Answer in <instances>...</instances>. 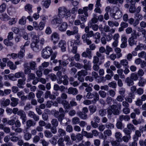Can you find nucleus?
<instances>
[{
  "label": "nucleus",
  "instance_id": "obj_5",
  "mask_svg": "<svg viewBox=\"0 0 146 146\" xmlns=\"http://www.w3.org/2000/svg\"><path fill=\"white\" fill-rule=\"evenodd\" d=\"M31 48L34 51L38 52L42 49L41 45L39 42H33L31 44Z\"/></svg>",
  "mask_w": 146,
  "mask_h": 146
},
{
  "label": "nucleus",
  "instance_id": "obj_43",
  "mask_svg": "<svg viewBox=\"0 0 146 146\" xmlns=\"http://www.w3.org/2000/svg\"><path fill=\"white\" fill-rule=\"evenodd\" d=\"M83 67L86 71L91 70V68L90 61H88V63L84 65Z\"/></svg>",
  "mask_w": 146,
  "mask_h": 146
},
{
  "label": "nucleus",
  "instance_id": "obj_30",
  "mask_svg": "<svg viewBox=\"0 0 146 146\" xmlns=\"http://www.w3.org/2000/svg\"><path fill=\"white\" fill-rule=\"evenodd\" d=\"M21 48V50L18 53V57L19 59H21L25 55V50L24 48Z\"/></svg>",
  "mask_w": 146,
  "mask_h": 146
},
{
  "label": "nucleus",
  "instance_id": "obj_38",
  "mask_svg": "<svg viewBox=\"0 0 146 146\" xmlns=\"http://www.w3.org/2000/svg\"><path fill=\"white\" fill-rule=\"evenodd\" d=\"M58 131L59 136H64L66 134V131L62 128H58Z\"/></svg>",
  "mask_w": 146,
  "mask_h": 146
},
{
  "label": "nucleus",
  "instance_id": "obj_51",
  "mask_svg": "<svg viewBox=\"0 0 146 146\" xmlns=\"http://www.w3.org/2000/svg\"><path fill=\"white\" fill-rule=\"evenodd\" d=\"M75 38L76 39L74 42L75 44L77 45L80 44L81 43L80 40V35H77L75 36Z\"/></svg>",
  "mask_w": 146,
  "mask_h": 146
},
{
  "label": "nucleus",
  "instance_id": "obj_56",
  "mask_svg": "<svg viewBox=\"0 0 146 146\" xmlns=\"http://www.w3.org/2000/svg\"><path fill=\"white\" fill-rule=\"evenodd\" d=\"M85 52L88 56V58L90 59H91L92 57V55L91 50L89 48H87Z\"/></svg>",
  "mask_w": 146,
  "mask_h": 146
},
{
  "label": "nucleus",
  "instance_id": "obj_21",
  "mask_svg": "<svg viewBox=\"0 0 146 146\" xmlns=\"http://www.w3.org/2000/svg\"><path fill=\"white\" fill-rule=\"evenodd\" d=\"M26 126L28 128H29L31 126H34L36 124L35 122L31 119H29L26 122Z\"/></svg>",
  "mask_w": 146,
  "mask_h": 146
},
{
  "label": "nucleus",
  "instance_id": "obj_63",
  "mask_svg": "<svg viewBox=\"0 0 146 146\" xmlns=\"http://www.w3.org/2000/svg\"><path fill=\"white\" fill-rule=\"evenodd\" d=\"M123 132L126 135H130L132 131L127 127L124 129Z\"/></svg>",
  "mask_w": 146,
  "mask_h": 146
},
{
  "label": "nucleus",
  "instance_id": "obj_60",
  "mask_svg": "<svg viewBox=\"0 0 146 146\" xmlns=\"http://www.w3.org/2000/svg\"><path fill=\"white\" fill-rule=\"evenodd\" d=\"M10 40V39L8 38L5 39L4 40V43L7 46H12L13 44L12 42L9 41Z\"/></svg>",
  "mask_w": 146,
  "mask_h": 146
},
{
  "label": "nucleus",
  "instance_id": "obj_1",
  "mask_svg": "<svg viewBox=\"0 0 146 146\" xmlns=\"http://www.w3.org/2000/svg\"><path fill=\"white\" fill-rule=\"evenodd\" d=\"M65 112L62 108H60L58 111L55 110L54 113V115L55 117L57 118L58 121L60 123L62 122V120L64 119Z\"/></svg>",
  "mask_w": 146,
  "mask_h": 146
},
{
  "label": "nucleus",
  "instance_id": "obj_45",
  "mask_svg": "<svg viewBox=\"0 0 146 146\" xmlns=\"http://www.w3.org/2000/svg\"><path fill=\"white\" fill-rule=\"evenodd\" d=\"M114 50L115 52L117 54L118 58H119L122 56V54L121 53V50L118 47L116 48H115Z\"/></svg>",
  "mask_w": 146,
  "mask_h": 146
},
{
  "label": "nucleus",
  "instance_id": "obj_41",
  "mask_svg": "<svg viewBox=\"0 0 146 146\" xmlns=\"http://www.w3.org/2000/svg\"><path fill=\"white\" fill-rule=\"evenodd\" d=\"M44 135L47 138H50L53 136L52 132L48 130H46L44 131Z\"/></svg>",
  "mask_w": 146,
  "mask_h": 146
},
{
  "label": "nucleus",
  "instance_id": "obj_59",
  "mask_svg": "<svg viewBox=\"0 0 146 146\" xmlns=\"http://www.w3.org/2000/svg\"><path fill=\"white\" fill-rule=\"evenodd\" d=\"M129 12L131 13H133L135 12V5H131L129 8Z\"/></svg>",
  "mask_w": 146,
  "mask_h": 146
},
{
  "label": "nucleus",
  "instance_id": "obj_34",
  "mask_svg": "<svg viewBox=\"0 0 146 146\" xmlns=\"http://www.w3.org/2000/svg\"><path fill=\"white\" fill-rule=\"evenodd\" d=\"M88 74L87 71L85 70H82L81 71L78 72L77 73L78 76H85Z\"/></svg>",
  "mask_w": 146,
  "mask_h": 146
},
{
  "label": "nucleus",
  "instance_id": "obj_64",
  "mask_svg": "<svg viewBox=\"0 0 146 146\" xmlns=\"http://www.w3.org/2000/svg\"><path fill=\"white\" fill-rule=\"evenodd\" d=\"M64 142V141L63 138L62 137H61L59 138L57 141V143L58 145V146L65 145Z\"/></svg>",
  "mask_w": 146,
  "mask_h": 146
},
{
  "label": "nucleus",
  "instance_id": "obj_46",
  "mask_svg": "<svg viewBox=\"0 0 146 146\" xmlns=\"http://www.w3.org/2000/svg\"><path fill=\"white\" fill-rule=\"evenodd\" d=\"M51 2V0H46L44 2L42 5L45 8H48Z\"/></svg>",
  "mask_w": 146,
  "mask_h": 146
},
{
  "label": "nucleus",
  "instance_id": "obj_22",
  "mask_svg": "<svg viewBox=\"0 0 146 146\" xmlns=\"http://www.w3.org/2000/svg\"><path fill=\"white\" fill-rule=\"evenodd\" d=\"M134 94L130 93L125 98L126 101L129 103H131L132 102V99L134 98Z\"/></svg>",
  "mask_w": 146,
  "mask_h": 146
},
{
  "label": "nucleus",
  "instance_id": "obj_62",
  "mask_svg": "<svg viewBox=\"0 0 146 146\" xmlns=\"http://www.w3.org/2000/svg\"><path fill=\"white\" fill-rule=\"evenodd\" d=\"M100 96L102 98H105L106 96V93L104 91L100 90L98 92Z\"/></svg>",
  "mask_w": 146,
  "mask_h": 146
},
{
  "label": "nucleus",
  "instance_id": "obj_49",
  "mask_svg": "<svg viewBox=\"0 0 146 146\" xmlns=\"http://www.w3.org/2000/svg\"><path fill=\"white\" fill-rule=\"evenodd\" d=\"M87 16L84 15H78V18L80 19L83 23L85 22L87 19Z\"/></svg>",
  "mask_w": 146,
  "mask_h": 146
},
{
  "label": "nucleus",
  "instance_id": "obj_57",
  "mask_svg": "<svg viewBox=\"0 0 146 146\" xmlns=\"http://www.w3.org/2000/svg\"><path fill=\"white\" fill-rule=\"evenodd\" d=\"M127 127L131 131H134L136 129V127L133 124L131 123H129L127 124Z\"/></svg>",
  "mask_w": 146,
  "mask_h": 146
},
{
  "label": "nucleus",
  "instance_id": "obj_12",
  "mask_svg": "<svg viewBox=\"0 0 146 146\" xmlns=\"http://www.w3.org/2000/svg\"><path fill=\"white\" fill-rule=\"evenodd\" d=\"M26 80L25 77H24L22 79H19L18 80L17 86L20 88H23V85L25 84V81Z\"/></svg>",
  "mask_w": 146,
  "mask_h": 146
},
{
  "label": "nucleus",
  "instance_id": "obj_53",
  "mask_svg": "<svg viewBox=\"0 0 146 146\" xmlns=\"http://www.w3.org/2000/svg\"><path fill=\"white\" fill-rule=\"evenodd\" d=\"M133 80L136 81L139 78V76L137 74L132 73L130 77Z\"/></svg>",
  "mask_w": 146,
  "mask_h": 146
},
{
  "label": "nucleus",
  "instance_id": "obj_58",
  "mask_svg": "<svg viewBox=\"0 0 146 146\" xmlns=\"http://www.w3.org/2000/svg\"><path fill=\"white\" fill-rule=\"evenodd\" d=\"M113 51L112 48L110 47L109 46L107 45L106 46V54L107 55H109L110 53Z\"/></svg>",
  "mask_w": 146,
  "mask_h": 146
},
{
  "label": "nucleus",
  "instance_id": "obj_15",
  "mask_svg": "<svg viewBox=\"0 0 146 146\" xmlns=\"http://www.w3.org/2000/svg\"><path fill=\"white\" fill-rule=\"evenodd\" d=\"M115 28L110 29L109 26L105 25L103 27V30L106 32H110V33H114L115 31Z\"/></svg>",
  "mask_w": 146,
  "mask_h": 146
},
{
  "label": "nucleus",
  "instance_id": "obj_26",
  "mask_svg": "<svg viewBox=\"0 0 146 146\" xmlns=\"http://www.w3.org/2000/svg\"><path fill=\"white\" fill-rule=\"evenodd\" d=\"M29 68L32 70H34L37 67L36 64L35 62L31 61L29 63Z\"/></svg>",
  "mask_w": 146,
  "mask_h": 146
},
{
  "label": "nucleus",
  "instance_id": "obj_33",
  "mask_svg": "<svg viewBox=\"0 0 146 146\" xmlns=\"http://www.w3.org/2000/svg\"><path fill=\"white\" fill-rule=\"evenodd\" d=\"M62 105L63 106L64 108L66 110L71 108L70 104H69L68 102L66 100L64 101Z\"/></svg>",
  "mask_w": 146,
  "mask_h": 146
},
{
  "label": "nucleus",
  "instance_id": "obj_10",
  "mask_svg": "<svg viewBox=\"0 0 146 146\" xmlns=\"http://www.w3.org/2000/svg\"><path fill=\"white\" fill-rule=\"evenodd\" d=\"M28 115L31 118H33L35 121L39 120V116L36 114L32 111H29L28 113Z\"/></svg>",
  "mask_w": 146,
  "mask_h": 146
},
{
  "label": "nucleus",
  "instance_id": "obj_44",
  "mask_svg": "<svg viewBox=\"0 0 146 146\" xmlns=\"http://www.w3.org/2000/svg\"><path fill=\"white\" fill-rule=\"evenodd\" d=\"M99 115L102 116L103 117L105 116L107 113V111L106 109H101L98 111Z\"/></svg>",
  "mask_w": 146,
  "mask_h": 146
},
{
  "label": "nucleus",
  "instance_id": "obj_25",
  "mask_svg": "<svg viewBox=\"0 0 146 146\" xmlns=\"http://www.w3.org/2000/svg\"><path fill=\"white\" fill-rule=\"evenodd\" d=\"M31 36L33 40V42H39V38L37 36L35 35V33L33 32L32 33Z\"/></svg>",
  "mask_w": 146,
  "mask_h": 146
},
{
  "label": "nucleus",
  "instance_id": "obj_28",
  "mask_svg": "<svg viewBox=\"0 0 146 146\" xmlns=\"http://www.w3.org/2000/svg\"><path fill=\"white\" fill-rule=\"evenodd\" d=\"M119 120L121 121L123 120L128 121L130 119V117L127 115H120L119 117Z\"/></svg>",
  "mask_w": 146,
  "mask_h": 146
},
{
  "label": "nucleus",
  "instance_id": "obj_42",
  "mask_svg": "<svg viewBox=\"0 0 146 146\" xmlns=\"http://www.w3.org/2000/svg\"><path fill=\"white\" fill-rule=\"evenodd\" d=\"M134 39L135 38H134L132 37H130L129 38L128 41L129 45L131 46H132L134 45H135L136 42L135 41Z\"/></svg>",
  "mask_w": 146,
  "mask_h": 146
},
{
  "label": "nucleus",
  "instance_id": "obj_16",
  "mask_svg": "<svg viewBox=\"0 0 146 146\" xmlns=\"http://www.w3.org/2000/svg\"><path fill=\"white\" fill-rule=\"evenodd\" d=\"M87 11L88 7H85L83 8V9L81 8L79 9L78 11V14H82L84 13L85 15L88 16Z\"/></svg>",
  "mask_w": 146,
  "mask_h": 146
},
{
  "label": "nucleus",
  "instance_id": "obj_2",
  "mask_svg": "<svg viewBox=\"0 0 146 146\" xmlns=\"http://www.w3.org/2000/svg\"><path fill=\"white\" fill-rule=\"evenodd\" d=\"M115 12H110V16L115 20H117L121 18L123 15L122 11L120 10L119 8L117 7L115 8Z\"/></svg>",
  "mask_w": 146,
  "mask_h": 146
},
{
  "label": "nucleus",
  "instance_id": "obj_54",
  "mask_svg": "<svg viewBox=\"0 0 146 146\" xmlns=\"http://www.w3.org/2000/svg\"><path fill=\"white\" fill-rule=\"evenodd\" d=\"M106 127L108 129H112L114 127V124L111 123H107L105 125Z\"/></svg>",
  "mask_w": 146,
  "mask_h": 146
},
{
  "label": "nucleus",
  "instance_id": "obj_39",
  "mask_svg": "<svg viewBox=\"0 0 146 146\" xmlns=\"http://www.w3.org/2000/svg\"><path fill=\"white\" fill-rule=\"evenodd\" d=\"M120 62L121 66H122L126 67H128V62L127 59H122L120 61Z\"/></svg>",
  "mask_w": 146,
  "mask_h": 146
},
{
  "label": "nucleus",
  "instance_id": "obj_9",
  "mask_svg": "<svg viewBox=\"0 0 146 146\" xmlns=\"http://www.w3.org/2000/svg\"><path fill=\"white\" fill-rule=\"evenodd\" d=\"M59 17L60 18H63L64 17L65 13L67 9L64 7H61L58 9Z\"/></svg>",
  "mask_w": 146,
  "mask_h": 146
},
{
  "label": "nucleus",
  "instance_id": "obj_29",
  "mask_svg": "<svg viewBox=\"0 0 146 146\" xmlns=\"http://www.w3.org/2000/svg\"><path fill=\"white\" fill-rule=\"evenodd\" d=\"M33 6L29 4H27L25 7V9L26 11H27L30 13H31L33 12L32 8Z\"/></svg>",
  "mask_w": 146,
  "mask_h": 146
},
{
  "label": "nucleus",
  "instance_id": "obj_23",
  "mask_svg": "<svg viewBox=\"0 0 146 146\" xmlns=\"http://www.w3.org/2000/svg\"><path fill=\"white\" fill-rule=\"evenodd\" d=\"M28 63L27 62H25L24 64V73L26 74H29L31 72V69L29 66H27Z\"/></svg>",
  "mask_w": 146,
  "mask_h": 146
},
{
  "label": "nucleus",
  "instance_id": "obj_6",
  "mask_svg": "<svg viewBox=\"0 0 146 146\" xmlns=\"http://www.w3.org/2000/svg\"><path fill=\"white\" fill-rule=\"evenodd\" d=\"M78 28L77 26H74L72 28V30H68L66 31V34L68 36L76 35L78 33Z\"/></svg>",
  "mask_w": 146,
  "mask_h": 146
},
{
  "label": "nucleus",
  "instance_id": "obj_3",
  "mask_svg": "<svg viewBox=\"0 0 146 146\" xmlns=\"http://www.w3.org/2000/svg\"><path fill=\"white\" fill-rule=\"evenodd\" d=\"M52 49L49 46L46 47L44 49L41 53L42 57L45 59L49 58L52 53Z\"/></svg>",
  "mask_w": 146,
  "mask_h": 146
},
{
  "label": "nucleus",
  "instance_id": "obj_24",
  "mask_svg": "<svg viewBox=\"0 0 146 146\" xmlns=\"http://www.w3.org/2000/svg\"><path fill=\"white\" fill-rule=\"evenodd\" d=\"M125 82L127 86H130L134 84L133 80L129 77H127L125 79Z\"/></svg>",
  "mask_w": 146,
  "mask_h": 146
},
{
  "label": "nucleus",
  "instance_id": "obj_19",
  "mask_svg": "<svg viewBox=\"0 0 146 146\" xmlns=\"http://www.w3.org/2000/svg\"><path fill=\"white\" fill-rule=\"evenodd\" d=\"M78 90L76 88L70 87L68 90V93L69 94L76 95L78 94Z\"/></svg>",
  "mask_w": 146,
  "mask_h": 146
},
{
  "label": "nucleus",
  "instance_id": "obj_48",
  "mask_svg": "<svg viewBox=\"0 0 146 146\" xmlns=\"http://www.w3.org/2000/svg\"><path fill=\"white\" fill-rule=\"evenodd\" d=\"M116 126L117 129H122L124 128V126L121 121H118L117 122Z\"/></svg>",
  "mask_w": 146,
  "mask_h": 146
},
{
  "label": "nucleus",
  "instance_id": "obj_40",
  "mask_svg": "<svg viewBox=\"0 0 146 146\" xmlns=\"http://www.w3.org/2000/svg\"><path fill=\"white\" fill-rule=\"evenodd\" d=\"M45 23L41 21L38 25V28L36 30L41 31L42 30L45 26Z\"/></svg>",
  "mask_w": 146,
  "mask_h": 146
},
{
  "label": "nucleus",
  "instance_id": "obj_18",
  "mask_svg": "<svg viewBox=\"0 0 146 146\" xmlns=\"http://www.w3.org/2000/svg\"><path fill=\"white\" fill-rule=\"evenodd\" d=\"M121 40L122 42L120 45L121 48H124L126 47L127 46V38L125 36L121 38Z\"/></svg>",
  "mask_w": 146,
  "mask_h": 146
},
{
  "label": "nucleus",
  "instance_id": "obj_4",
  "mask_svg": "<svg viewBox=\"0 0 146 146\" xmlns=\"http://www.w3.org/2000/svg\"><path fill=\"white\" fill-rule=\"evenodd\" d=\"M118 108H117V106L115 104H113L110 106V108H111L113 112V114L115 115H118L120 113V110L121 106V104L119 103L117 104Z\"/></svg>",
  "mask_w": 146,
  "mask_h": 146
},
{
  "label": "nucleus",
  "instance_id": "obj_20",
  "mask_svg": "<svg viewBox=\"0 0 146 146\" xmlns=\"http://www.w3.org/2000/svg\"><path fill=\"white\" fill-rule=\"evenodd\" d=\"M77 115L81 118L83 119H86L87 118V114L83 112L79 111L77 113Z\"/></svg>",
  "mask_w": 146,
  "mask_h": 146
},
{
  "label": "nucleus",
  "instance_id": "obj_31",
  "mask_svg": "<svg viewBox=\"0 0 146 146\" xmlns=\"http://www.w3.org/2000/svg\"><path fill=\"white\" fill-rule=\"evenodd\" d=\"M10 100L9 99H3L1 103V106L6 107L8 106L10 104Z\"/></svg>",
  "mask_w": 146,
  "mask_h": 146
},
{
  "label": "nucleus",
  "instance_id": "obj_8",
  "mask_svg": "<svg viewBox=\"0 0 146 146\" xmlns=\"http://www.w3.org/2000/svg\"><path fill=\"white\" fill-rule=\"evenodd\" d=\"M18 115L20 116V118L22 120V123L25 124L27 119V117L25 112L22 110H19L18 113Z\"/></svg>",
  "mask_w": 146,
  "mask_h": 146
},
{
  "label": "nucleus",
  "instance_id": "obj_11",
  "mask_svg": "<svg viewBox=\"0 0 146 146\" xmlns=\"http://www.w3.org/2000/svg\"><path fill=\"white\" fill-rule=\"evenodd\" d=\"M58 46L61 48L62 51L65 52L66 49V43L65 41L63 40H60L58 44Z\"/></svg>",
  "mask_w": 146,
  "mask_h": 146
},
{
  "label": "nucleus",
  "instance_id": "obj_50",
  "mask_svg": "<svg viewBox=\"0 0 146 146\" xmlns=\"http://www.w3.org/2000/svg\"><path fill=\"white\" fill-rule=\"evenodd\" d=\"M80 121V119L77 117H74L72 119V122L74 125L79 123Z\"/></svg>",
  "mask_w": 146,
  "mask_h": 146
},
{
  "label": "nucleus",
  "instance_id": "obj_14",
  "mask_svg": "<svg viewBox=\"0 0 146 146\" xmlns=\"http://www.w3.org/2000/svg\"><path fill=\"white\" fill-rule=\"evenodd\" d=\"M128 22L130 25H132L134 27H135L139 23V21L137 19L135 20L133 18H131L128 20Z\"/></svg>",
  "mask_w": 146,
  "mask_h": 146
},
{
  "label": "nucleus",
  "instance_id": "obj_17",
  "mask_svg": "<svg viewBox=\"0 0 146 146\" xmlns=\"http://www.w3.org/2000/svg\"><path fill=\"white\" fill-rule=\"evenodd\" d=\"M11 102L10 103V105L12 107L16 106L18 104L19 100L15 98H11Z\"/></svg>",
  "mask_w": 146,
  "mask_h": 146
},
{
  "label": "nucleus",
  "instance_id": "obj_32",
  "mask_svg": "<svg viewBox=\"0 0 146 146\" xmlns=\"http://www.w3.org/2000/svg\"><path fill=\"white\" fill-rule=\"evenodd\" d=\"M26 23V18L25 16H23L19 21V23L21 25H25Z\"/></svg>",
  "mask_w": 146,
  "mask_h": 146
},
{
  "label": "nucleus",
  "instance_id": "obj_13",
  "mask_svg": "<svg viewBox=\"0 0 146 146\" xmlns=\"http://www.w3.org/2000/svg\"><path fill=\"white\" fill-rule=\"evenodd\" d=\"M68 24L66 22H64L59 26L58 29L61 32L65 31L67 29Z\"/></svg>",
  "mask_w": 146,
  "mask_h": 146
},
{
  "label": "nucleus",
  "instance_id": "obj_55",
  "mask_svg": "<svg viewBox=\"0 0 146 146\" xmlns=\"http://www.w3.org/2000/svg\"><path fill=\"white\" fill-rule=\"evenodd\" d=\"M131 138L130 135H125L122 137V139L125 142L127 143L128 142L129 140L131 139Z\"/></svg>",
  "mask_w": 146,
  "mask_h": 146
},
{
  "label": "nucleus",
  "instance_id": "obj_52",
  "mask_svg": "<svg viewBox=\"0 0 146 146\" xmlns=\"http://www.w3.org/2000/svg\"><path fill=\"white\" fill-rule=\"evenodd\" d=\"M62 78L64 79V80H63L62 83L64 85H67L68 84V76L66 75L63 76H62Z\"/></svg>",
  "mask_w": 146,
  "mask_h": 146
},
{
  "label": "nucleus",
  "instance_id": "obj_35",
  "mask_svg": "<svg viewBox=\"0 0 146 146\" xmlns=\"http://www.w3.org/2000/svg\"><path fill=\"white\" fill-rule=\"evenodd\" d=\"M97 108L94 105H90L89 107V109L92 114L94 113L96 110Z\"/></svg>",
  "mask_w": 146,
  "mask_h": 146
},
{
  "label": "nucleus",
  "instance_id": "obj_37",
  "mask_svg": "<svg viewBox=\"0 0 146 146\" xmlns=\"http://www.w3.org/2000/svg\"><path fill=\"white\" fill-rule=\"evenodd\" d=\"M15 76L16 78H19L20 77L23 78V77H25V75L22 72H20L16 73L15 74Z\"/></svg>",
  "mask_w": 146,
  "mask_h": 146
},
{
  "label": "nucleus",
  "instance_id": "obj_27",
  "mask_svg": "<svg viewBox=\"0 0 146 146\" xmlns=\"http://www.w3.org/2000/svg\"><path fill=\"white\" fill-rule=\"evenodd\" d=\"M7 66L11 70H15L17 68L16 65L14 64L13 63L10 61H9L7 62Z\"/></svg>",
  "mask_w": 146,
  "mask_h": 146
},
{
  "label": "nucleus",
  "instance_id": "obj_36",
  "mask_svg": "<svg viewBox=\"0 0 146 146\" xmlns=\"http://www.w3.org/2000/svg\"><path fill=\"white\" fill-rule=\"evenodd\" d=\"M24 133L23 138L25 140L28 141L31 139L32 136L31 134L29 132Z\"/></svg>",
  "mask_w": 146,
  "mask_h": 146
},
{
  "label": "nucleus",
  "instance_id": "obj_7",
  "mask_svg": "<svg viewBox=\"0 0 146 146\" xmlns=\"http://www.w3.org/2000/svg\"><path fill=\"white\" fill-rule=\"evenodd\" d=\"M51 40L54 44H56L58 41L60 39L58 34L56 32H54L51 36Z\"/></svg>",
  "mask_w": 146,
  "mask_h": 146
},
{
  "label": "nucleus",
  "instance_id": "obj_61",
  "mask_svg": "<svg viewBox=\"0 0 146 146\" xmlns=\"http://www.w3.org/2000/svg\"><path fill=\"white\" fill-rule=\"evenodd\" d=\"M52 125L54 127H57L58 125V121L56 119H53L51 121Z\"/></svg>",
  "mask_w": 146,
  "mask_h": 146
},
{
  "label": "nucleus",
  "instance_id": "obj_47",
  "mask_svg": "<svg viewBox=\"0 0 146 146\" xmlns=\"http://www.w3.org/2000/svg\"><path fill=\"white\" fill-rule=\"evenodd\" d=\"M94 100L92 101L94 103H95L99 99V94L96 92H94Z\"/></svg>",
  "mask_w": 146,
  "mask_h": 146
}]
</instances>
